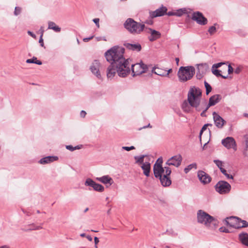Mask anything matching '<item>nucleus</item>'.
I'll use <instances>...</instances> for the list:
<instances>
[{"instance_id": "nucleus-1", "label": "nucleus", "mask_w": 248, "mask_h": 248, "mask_svg": "<svg viewBox=\"0 0 248 248\" xmlns=\"http://www.w3.org/2000/svg\"><path fill=\"white\" fill-rule=\"evenodd\" d=\"M124 51L125 49L124 47L115 46L105 52L106 59L110 63L107 69L108 78H112L116 73L120 77H126L130 73V66L133 77L146 72L148 69L146 65L143 63L130 64L129 60L126 59L124 56Z\"/></svg>"}, {"instance_id": "nucleus-2", "label": "nucleus", "mask_w": 248, "mask_h": 248, "mask_svg": "<svg viewBox=\"0 0 248 248\" xmlns=\"http://www.w3.org/2000/svg\"><path fill=\"white\" fill-rule=\"evenodd\" d=\"M202 91L199 88H191L188 93L187 99L190 105L194 107L197 111H201L202 108L200 107V97Z\"/></svg>"}, {"instance_id": "nucleus-3", "label": "nucleus", "mask_w": 248, "mask_h": 248, "mask_svg": "<svg viewBox=\"0 0 248 248\" xmlns=\"http://www.w3.org/2000/svg\"><path fill=\"white\" fill-rule=\"evenodd\" d=\"M124 28L130 33L139 34L142 32L145 28L144 24L135 21L133 18H128L124 23Z\"/></svg>"}, {"instance_id": "nucleus-4", "label": "nucleus", "mask_w": 248, "mask_h": 248, "mask_svg": "<svg viewBox=\"0 0 248 248\" xmlns=\"http://www.w3.org/2000/svg\"><path fill=\"white\" fill-rule=\"evenodd\" d=\"M162 171V161H161L160 163H155L153 167V171L155 177L156 178L159 179L161 184L163 186H169L171 184L170 177L161 175Z\"/></svg>"}, {"instance_id": "nucleus-5", "label": "nucleus", "mask_w": 248, "mask_h": 248, "mask_svg": "<svg viewBox=\"0 0 248 248\" xmlns=\"http://www.w3.org/2000/svg\"><path fill=\"white\" fill-rule=\"evenodd\" d=\"M195 73V69L193 66H181L178 72V77L181 82H186L190 79Z\"/></svg>"}, {"instance_id": "nucleus-6", "label": "nucleus", "mask_w": 248, "mask_h": 248, "mask_svg": "<svg viewBox=\"0 0 248 248\" xmlns=\"http://www.w3.org/2000/svg\"><path fill=\"white\" fill-rule=\"evenodd\" d=\"M197 219L199 223L206 226H210L211 225L216 226L217 223V220L214 217L202 210L197 212Z\"/></svg>"}, {"instance_id": "nucleus-7", "label": "nucleus", "mask_w": 248, "mask_h": 248, "mask_svg": "<svg viewBox=\"0 0 248 248\" xmlns=\"http://www.w3.org/2000/svg\"><path fill=\"white\" fill-rule=\"evenodd\" d=\"M216 190L220 194L229 193L231 186L229 183L225 181H219L215 186Z\"/></svg>"}, {"instance_id": "nucleus-8", "label": "nucleus", "mask_w": 248, "mask_h": 248, "mask_svg": "<svg viewBox=\"0 0 248 248\" xmlns=\"http://www.w3.org/2000/svg\"><path fill=\"white\" fill-rule=\"evenodd\" d=\"M183 158L181 155L178 154L170 158L165 163V165L174 166L178 167L180 166Z\"/></svg>"}, {"instance_id": "nucleus-9", "label": "nucleus", "mask_w": 248, "mask_h": 248, "mask_svg": "<svg viewBox=\"0 0 248 248\" xmlns=\"http://www.w3.org/2000/svg\"><path fill=\"white\" fill-rule=\"evenodd\" d=\"M85 186H89L92 187L94 190L98 192H103L104 190V187L98 183H96L91 178H87L84 183Z\"/></svg>"}, {"instance_id": "nucleus-10", "label": "nucleus", "mask_w": 248, "mask_h": 248, "mask_svg": "<svg viewBox=\"0 0 248 248\" xmlns=\"http://www.w3.org/2000/svg\"><path fill=\"white\" fill-rule=\"evenodd\" d=\"M192 19L196 21L198 24L201 25H205L207 23V18L200 12H194L192 15Z\"/></svg>"}, {"instance_id": "nucleus-11", "label": "nucleus", "mask_w": 248, "mask_h": 248, "mask_svg": "<svg viewBox=\"0 0 248 248\" xmlns=\"http://www.w3.org/2000/svg\"><path fill=\"white\" fill-rule=\"evenodd\" d=\"M221 143L227 149L232 148L234 150H236V142L232 137H227L222 140Z\"/></svg>"}, {"instance_id": "nucleus-12", "label": "nucleus", "mask_w": 248, "mask_h": 248, "mask_svg": "<svg viewBox=\"0 0 248 248\" xmlns=\"http://www.w3.org/2000/svg\"><path fill=\"white\" fill-rule=\"evenodd\" d=\"M221 99V96L220 94H215L210 97L208 104H207L206 102L205 101L202 103L201 106H207V108H209L210 107L213 106L218 103Z\"/></svg>"}, {"instance_id": "nucleus-13", "label": "nucleus", "mask_w": 248, "mask_h": 248, "mask_svg": "<svg viewBox=\"0 0 248 248\" xmlns=\"http://www.w3.org/2000/svg\"><path fill=\"white\" fill-rule=\"evenodd\" d=\"M99 66L100 62L99 61L95 60L92 62L90 68L92 73L95 75L98 78H100L101 77L99 69Z\"/></svg>"}, {"instance_id": "nucleus-14", "label": "nucleus", "mask_w": 248, "mask_h": 248, "mask_svg": "<svg viewBox=\"0 0 248 248\" xmlns=\"http://www.w3.org/2000/svg\"><path fill=\"white\" fill-rule=\"evenodd\" d=\"M167 11V8L164 6L157 9L155 11L150 12V16L153 18L154 17L161 16H164Z\"/></svg>"}, {"instance_id": "nucleus-15", "label": "nucleus", "mask_w": 248, "mask_h": 248, "mask_svg": "<svg viewBox=\"0 0 248 248\" xmlns=\"http://www.w3.org/2000/svg\"><path fill=\"white\" fill-rule=\"evenodd\" d=\"M239 220H241V218L236 217L232 216L227 217L225 219V222L227 225L235 229H237Z\"/></svg>"}, {"instance_id": "nucleus-16", "label": "nucleus", "mask_w": 248, "mask_h": 248, "mask_svg": "<svg viewBox=\"0 0 248 248\" xmlns=\"http://www.w3.org/2000/svg\"><path fill=\"white\" fill-rule=\"evenodd\" d=\"M198 177L200 181L204 184H208L211 181V177L209 175L202 170H199L198 171Z\"/></svg>"}, {"instance_id": "nucleus-17", "label": "nucleus", "mask_w": 248, "mask_h": 248, "mask_svg": "<svg viewBox=\"0 0 248 248\" xmlns=\"http://www.w3.org/2000/svg\"><path fill=\"white\" fill-rule=\"evenodd\" d=\"M213 115L216 126L219 128H222L225 123V121L216 112L213 113Z\"/></svg>"}, {"instance_id": "nucleus-18", "label": "nucleus", "mask_w": 248, "mask_h": 248, "mask_svg": "<svg viewBox=\"0 0 248 248\" xmlns=\"http://www.w3.org/2000/svg\"><path fill=\"white\" fill-rule=\"evenodd\" d=\"M96 179L105 185H108L107 187L111 186L113 183V179L108 175H104L101 177H97Z\"/></svg>"}, {"instance_id": "nucleus-19", "label": "nucleus", "mask_w": 248, "mask_h": 248, "mask_svg": "<svg viewBox=\"0 0 248 248\" xmlns=\"http://www.w3.org/2000/svg\"><path fill=\"white\" fill-rule=\"evenodd\" d=\"M58 160V157L57 156H47L41 158L39 163L41 164H46L52 163Z\"/></svg>"}, {"instance_id": "nucleus-20", "label": "nucleus", "mask_w": 248, "mask_h": 248, "mask_svg": "<svg viewBox=\"0 0 248 248\" xmlns=\"http://www.w3.org/2000/svg\"><path fill=\"white\" fill-rule=\"evenodd\" d=\"M124 45L127 49L133 51H137L139 52L140 51L141 49V46L139 43L134 44L130 43H125L124 44Z\"/></svg>"}, {"instance_id": "nucleus-21", "label": "nucleus", "mask_w": 248, "mask_h": 248, "mask_svg": "<svg viewBox=\"0 0 248 248\" xmlns=\"http://www.w3.org/2000/svg\"><path fill=\"white\" fill-rule=\"evenodd\" d=\"M142 170L143 171V174L147 177L150 176V172L151 170V164L149 162H146L143 163L141 166Z\"/></svg>"}, {"instance_id": "nucleus-22", "label": "nucleus", "mask_w": 248, "mask_h": 248, "mask_svg": "<svg viewBox=\"0 0 248 248\" xmlns=\"http://www.w3.org/2000/svg\"><path fill=\"white\" fill-rule=\"evenodd\" d=\"M239 238L243 245L248 247V233L243 232L239 234Z\"/></svg>"}, {"instance_id": "nucleus-23", "label": "nucleus", "mask_w": 248, "mask_h": 248, "mask_svg": "<svg viewBox=\"0 0 248 248\" xmlns=\"http://www.w3.org/2000/svg\"><path fill=\"white\" fill-rule=\"evenodd\" d=\"M208 69V65L206 63H201L197 65V70L199 72L205 74Z\"/></svg>"}, {"instance_id": "nucleus-24", "label": "nucleus", "mask_w": 248, "mask_h": 248, "mask_svg": "<svg viewBox=\"0 0 248 248\" xmlns=\"http://www.w3.org/2000/svg\"><path fill=\"white\" fill-rule=\"evenodd\" d=\"M152 72L161 77H166L165 69L155 67L152 69Z\"/></svg>"}, {"instance_id": "nucleus-25", "label": "nucleus", "mask_w": 248, "mask_h": 248, "mask_svg": "<svg viewBox=\"0 0 248 248\" xmlns=\"http://www.w3.org/2000/svg\"><path fill=\"white\" fill-rule=\"evenodd\" d=\"M48 29L53 30L56 32H60L61 30V28L57 26L56 24L52 21H49L48 22Z\"/></svg>"}, {"instance_id": "nucleus-26", "label": "nucleus", "mask_w": 248, "mask_h": 248, "mask_svg": "<svg viewBox=\"0 0 248 248\" xmlns=\"http://www.w3.org/2000/svg\"><path fill=\"white\" fill-rule=\"evenodd\" d=\"M169 166L166 165L164 167H163L162 166L163 171L161 172V175L167 177H170V175L171 173V170Z\"/></svg>"}, {"instance_id": "nucleus-27", "label": "nucleus", "mask_w": 248, "mask_h": 248, "mask_svg": "<svg viewBox=\"0 0 248 248\" xmlns=\"http://www.w3.org/2000/svg\"><path fill=\"white\" fill-rule=\"evenodd\" d=\"M221 71L215 68H212V72L217 77H221L224 79H226L228 77V75L223 76L220 74Z\"/></svg>"}, {"instance_id": "nucleus-28", "label": "nucleus", "mask_w": 248, "mask_h": 248, "mask_svg": "<svg viewBox=\"0 0 248 248\" xmlns=\"http://www.w3.org/2000/svg\"><path fill=\"white\" fill-rule=\"evenodd\" d=\"M245 147L243 151L244 155L248 158V135H246L244 136Z\"/></svg>"}, {"instance_id": "nucleus-29", "label": "nucleus", "mask_w": 248, "mask_h": 248, "mask_svg": "<svg viewBox=\"0 0 248 248\" xmlns=\"http://www.w3.org/2000/svg\"><path fill=\"white\" fill-rule=\"evenodd\" d=\"M193 168H194L195 169H197L196 163H194L188 165L186 168H185L184 171L186 173H187Z\"/></svg>"}, {"instance_id": "nucleus-30", "label": "nucleus", "mask_w": 248, "mask_h": 248, "mask_svg": "<svg viewBox=\"0 0 248 248\" xmlns=\"http://www.w3.org/2000/svg\"><path fill=\"white\" fill-rule=\"evenodd\" d=\"M65 147L66 149L72 152L75 150L80 149L82 147V145H78L75 147L72 145H66Z\"/></svg>"}, {"instance_id": "nucleus-31", "label": "nucleus", "mask_w": 248, "mask_h": 248, "mask_svg": "<svg viewBox=\"0 0 248 248\" xmlns=\"http://www.w3.org/2000/svg\"><path fill=\"white\" fill-rule=\"evenodd\" d=\"M248 227V222L244 220H242L239 221V224L237 227V229H240L242 228H246Z\"/></svg>"}, {"instance_id": "nucleus-32", "label": "nucleus", "mask_w": 248, "mask_h": 248, "mask_svg": "<svg viewBox=\"0 0 248 248\" xmlns=\"http://www.w3.org/2000/svg\"><path fill=\"white\" fill-rule=\"evenodd\" d=\"M149 30L150 31V33L155 37H156V39H158L160 37L161 34L159 31H157L155 30L149 28Z\"/></svg>"}, {"instance_id": "nucleus-33", "label": "nucleus", "mask_w": 248, "mask_h": 248, "mask_svg": "<svg viewBox=\"0 0 248 248\" xmlns=\"http://www.w3.org/2000/svg\"><path fill=\"white\" fill-rule=\"evenodd\" d=\"M186 8H182L177 10L175 12V16H181L184 14L186 13Z\"/></svg>"}, {"instance_id": "nucleus-34", "label": "nucleus", "mask_w": 248, "mask_h": 248, "mask_svg": "<svg viewBox=\"0 0 248 248\" xmlns=\"http://www.w3.org/2000/svg\"><path fill=\"white\" fill-rule=\"evenodd\" d=\"M145 156L144 155H142L140 156H134V158L136 160V163L142 164H143V163H144L143 162V159H144V158Z\"/></svg>"}, {"instance_id": "nucleus-35", "label": "nucleus", "mask_w": 248, "mask_h": 248, "mask_svg": "<svg viewBox=\"0 0 248 248\" xmlns=\"http://www.w3.org/2000/svg\"><path fill=\"white\" fill-rule=\"evenodd\" d=\"M204 86L206 88V94L208 95L212 91V87L206 81H204Z\"/></svg>"}, {"instance_id": "nucleus-36", "label": "nucleus", "mask_w": 248, "mask_h": 248, "mask_svg": "<svg viewBox=\"0 0 248 248\" xmlns=\"http://www.w3.org/2000/svg\"><path fill=\"white\" fill-rule=\"evenodd\" d=\"M212 126V124H205L202 127V128L201 131H200V141H201V136H202V133H203V132L206 129H207V126Z\"/></svg>"}, {"instance_id": "nucleus-37", "label": "nucleus", "mask_w": 248, "mask_h": 248, "mask_svg": "<svg viewBox=\"0 0 248 248\" xmlns=\"http://www.w3.org/2000/svg\"><path fill=\"white\" fill-rule=\"evenodd\" d=\"M214 162L217 166V167L220 170V168H223V162L219 160H214Z\"/></svg>"}, {"instance_id": "nucleus-38", "label": "nucleus", "mask_w": 248, "mask_h": 248, "mask_svg": "<svg viewBox=\"0 0 248 248\" xmlns=\"http://www.w3.org/2000/svg\"><path fill=\"white\" fill-rule=\"evenodd\" d=\"M21 12V8L20 7H16L14 12V15L17 16Z\"/></svg>"}, {"instance_id": "nucleus-39", "label": "nucleus", "mask_w": 248, "mask_h": 248, "mask_svg": "<svg viewBox=\"0 0 248 248\" xmlns=\"http://www.w3.org/2000/svg\"><path fill=\"white\" fill-rule=\"evenodd\" d=\"M216 31V28L214 26H211L208 29V32L210 35H213Z\"/></svg>"}, {"instance_id": "nucleus-40", "label": "nucleus", "mask_w": 248, "mask_h": 248, "mask_svg": "<svg viewBox=\"0 0 248 248\" xmlns=\"http://www.w3.org/2000/svg\"><path fill=\"white\" fill-rule=\"evenodd\" d=\"M224 64H225V63H224V62H218L217 63H215L212 65V68L217 69Z\"/></svg>"}, {"instance_id": "nucleus-41", "label": "nucleus", "mask_w": 248, "mask_h": 248, "mask_svg": "<svg viewBox=\"0 0 248 248\" xmlns=\"http://www.w3.org/2000/svg\"><path fill=\"white\" fill-rule=\"evenodd\" d=\"M36 57H33L32 59H27L26 62L28 63H34V62L36 60Z\"/></svg>"}, {"instance_id": "nucleus-42", "label": "nucleus", "mask_w": 248, "mask_h": 248, "mask_svg": "<svg viewBox=\"0 0 248 248\" xmlns=\"http://www.w3.org/2000/svg\"><path fill=\"white\" fill-rule=\"evenodd\" d=\"M122 149L123 150H124L125 151H129L130 150H134L135 149V147L133 146H131L130 147H127V146H123L122 147Z\"/></svg>"}, {"instance_id": "nucleus-43", "label": "nucleus", "mask_w": 248, "mask_h": 248, "mask_svg": "<svg viewBox=\"0 0 248 248\" xmlns=\"http://www.w3.org/2000/svg\"><path fill=\"white\" fill-rule=\"evenodd\" d=\"M43 33H44V31H43L42 34H41V36L40 37L39 42V43H40V45L44 47L45 48V47L44 46V44L43 39V38H42L43 35Z\"/></svg>"}, {"instance_id": "nucleus-44", "label": "nucleus", "mask_w": 248, "mask_h": 248, "mask_svg": "<svg viewBox=\"0 0 248 248\" xmlns=\"http://www.w3.org/2000/svg\"><path fill=\"white\" fill-rule=\"evenodd\" d=\"M203 75L204 74L197 71L196 73V77L198 79H200L203 77Z\"/></svg>"}, {"instance_id": "nucleus-45", "label": "nucleus", "mask_w": 248, "mask_h": 248, "mask_svg": "<svg viewBox=\"0 0 248 248\" xmlns=\"http://www.w3.org/2000/svg\"><path fill=\"white\" fill-rule=\"evenodd\" d=\"M42 227L40 226H36L34 228H29L28 229H27L26 231H31V230H40L41 229H42Z\"/></svg>"}, {"instance_id": "nucleus-46", "label": "nucleus", "mask_w": 248, "mask_h": 248, "mask_svg": "<svg viewBox=\"0 0 248 248\" xmlns=\"http://www.w3.org/2000/svg\"><path fill=\"white\" fill-rule=\"evenodd\" d=\"M227 68H228V74H230L231 73H232L233 71V68L231 66V65L230 64L228 65L227 66Z\"/></svg>"}, {"instance_id": "nucleus-47", "label": "nucleus", "mask_w": 248, "mask_h": 248, "mask_svg": "<svg viewBox=\"0 0 248 248\" xmlns=\"http://www.w3.org/2000/svg\"><path fill=\"white\" fill-rule=\"evenodd\" d=\"M93 21L95 24L96 26L98 28H99V19L98 18H94Z\"/></svg>"}, {"instance_id": "nucleus-48", "label": "nucleus", "mask_w": 248, "mask_h": 248, "mask_svg": "<svg viewBox=\"0 0 248 248\" xmlns=\"http://www.w3.org/2000/svg\"><path fill=\"white\" fill-rule=\"evenodd\" d=\"M208 108H207V106H206L205 108L204 109V110L202 111V112L201 113V116L202 117H206L205 112L208 109Z\"/></svg>"}, {"instance_id": "nucleus-49", "label": "nucleus", "mask_w": 248, "mask_h": 248, "mask_svg": "<svg viewBox=\"0 0 248 248\" xmlns=\"http://www.w3.org/2000/svg\"><path fill=\"white\" fill-rule=\"evenodd\" d=\"M219 230L220 231V232H224L228 233L229 232L228 229H227L225 228L221 227L219 229Z\"/></svg>"}, {"instance_id": "nucleus-50", "label": "nucleus", "mask_w": 248, "mask_h": 248, "mask_svg": "<svg viewBox=\"0 0 248 248\" xmlns=\"http://www.w3.org/2000/svg\"><path fill=\"white\" fill-rule=\"evenodd\" d=\"M149 40L151 42H153V41H154L156 40V37H154L153 35L151 34V35L150 36H149Z\"/></svg>"}, {"instance_id": "nucleus-51", "label": "nucleus", "mask_w": 248, "mask_h": 248, "mask_svg": "<svg viewBox=\"0 0 248 248\" xmlns=\"http://www.w3.org/2000/svg\"><path fill=\"white\" fill-rule=\"evenodd\" d=\"M241 71V68L240 67H237L235 70H234V73L235 74H238L240 73V72Z\"/></svg>"}, {"instance_id": "nucleus-52", "label": "nucleus", "mask_w": 248, "mask_h": 248, "mask_svg": "<svg viewBox=\"0 0 248 248\" xmlns=\"http://www.w3.org/2000/svg\"><path fill=\"white\" fill-rule=\"evenodd\" d=\"M86 112L84 110H81L80 113V117L82 118H84L86 115Z\"/></svg>"}, {"instance_id": "nucleus-53", "label": "nucleus", "mask_w": 248, "mask_h": 248, "mask_svg": "<svg viewBox=\"0 0 248 248\" xmlns=\"http://www.w3.org/2000/svg\"><path fill=\"white\" fill-rule=\"evenodd\" d=\"M165 14L167 15L168 16H175V12L169 11L168 13L166 12Z\"/></svg>"}, {"instance_id": "nucleus-54", "label": "nucleus", "mask_w": 248, "mask_h": 248, "mask_svg": "<svg viewBox=\"0 0 248 248\" xmlns=\"http://www.w3.org/2000/svg\"><path fill=\"white\" fill-rule=\"evenodd\" d=\"M172 72V69H169V70L165 69V74L166 77H168L169 75V74Z\"/></svg>"}, {"instance_id": "nucleus-55", "label": "nucleus", "mask_w": 248, "mask_h": 248, "mask_svg": "<svg viewBox=\"0 0 248 248\" xmlns=\"http://www.w3.org/2000/svg\"><path fill=\"white\" fill-rule=\"evenodd\" d=\"M93 36H91V37H88V38H84V39H83V41H84V42H86L89 41V40H90L91 39H93Z\"/></svg>"}, {"instance_id": "nucleus-56", "label": "nucleus", "mask_w": 248, "mask_h": 248, "mask_svg": "<svg viewBox=\"0 0 248 248\" xmlns=\"http://www.w3.org/2000/svg\"><path fill=\"white\" fill-rule=\"evenodd\" d=\"M225 176L228 179H233V177L232 175L229 174L228 173L225 174Z\"/></svg>"}, {"instance_id": "nucleus-57", "label": "nucleus", "mask_w": 248, "mask_h": 248, "mask_svg": "<svg viewBox=\"0 0 248 248\" xmlns=\"http://www.w3.org/2000/svg\"><path fill=\"white\" fill-rule=\"evenodd\" d=\"M34 62H34L35 64H36L38 65H41L42 64V62L40 60H38L37 58H36V60H35V61Z\"/></svg>"}, {"instance_id": "nucleus-58", "label": "nucleus", "mask_w": 248, "mask_h": 248, "mask_svg": "<svg viewBox=\"0 0 248 248\" xmlns=\"http://www.w3.org/2000/svg\"><path fill=\"white\" fill-rule=\"evenodd\" d=\"M94 243H95V245H97V244L99 243V239L97 237H94Z\"/></svg>"}, {"instance_id": "nucleus-59", "label": "nucleus", "mask_w": 248, "mask_h": 248, "mask_svg": "<svg viewBox=\"0 0 248 248\" xmlns=\"http://www.w3.org/2000/svg\"><path fill=\"white\" fill-rule=\"evenodd\" d=\"M28 34L29 35H31V36H32L33 38L35 37V35L33 33H32L31 31H28Z\"/></svg>"}, {"instance_id": "nucleus-60", "label": "nucleus", "mask_w": 248, "mask_h": 248, "mask_svg": "<svg viewBox=\"0 0 248 248\" xmlns=\"http://www.w3.org/2000/svg\"><path fill=\"white\" fill-rule=\"evenodd\" d=\"M220 171L225 175V174H226L227 171L224 168H220Z\"/></svg>"}, {"instance_id": "nucleus-61", "label": "nucleus", "mask_w": 248, "mask_h": 248, "mask_svg": "<svg viewBox=\"0 0 248 248\" xmlns=\"http://www.w3.org/2000/svg\"><path fill=\"white\" fill-rule=\"evenodd\" d=\"M152 127V125L150 124H149L147 125L144 126L143 127L140 128V129H141L142 128H146L147 127L151 128Z\"/></svg>"}, {"instance_id": "nucleus-62", "label": "nucleus", "mask_w": 248, "mask_h": 248, "mask_svg": "<svg viewBox=\"0 0 248 248\" xmlns=\"http://www.w3.org/2000/svg\"><path fill=\"white\" fill-rule=\"evenodd\" d=\"M86 238L90 241H92L93 240V238L92 236L90 235H87Z\"/></svg>"}, {"instance_id": "nucleus-63", "label": "nucleus", "mask_w": 248, "mask_h": 248, "mask_svg": "<svg viewBox=\"0 0 248 248\" xmlns=\"http://www.w3.org/2000/svg\"><path fill=\"white\" fill-rule=\"evenodd\" d=\"M161 161H162V163H163L162 158L161 157H160V158H158V159L157 160V161H156L155 163H160Z\"/></svg>"}, {"instance_id": "nucleus-64", "label": "nucleus", "mask_w": 248, "mask_h": 248, "mask_svg": "<svg viewBox=\"0 0 248 248\" xmlns=\"http://www.w3.org/2000/svg\"><path fill=\"white\" fill-rule=\"evenodd\" d=\"M0 248H9V247L7 245H3L0 247Z\"/></svg>"}]
</instances>
